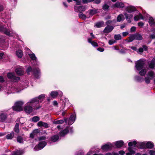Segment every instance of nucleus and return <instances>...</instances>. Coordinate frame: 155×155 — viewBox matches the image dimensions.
Masks as SVG:
<instances>
[{"instance_id":"nucleus-29","label":"nucleus","mask_w":155,"mask_h":155,"mask_svg":"<svg viewBox=\"0 0 155 155\" xmlns=\"http://www.w3.org/2000/svg\"><path fill=\"white\" fill-rule=\"evenodd\" d=\"M115 6L118 8H122L124 7V5L122 2H117L115 3Z\"/></svg>"},{"instance_id":"nucleus-10","label":"nucleus","mask_w":155,"mask_h":155,"mask_svg":"<svg viewBox=\"0 0 155 155\" xmlns=\"http://www.w3.org/2000/svg\"><path fill=\"white\" fill-rule=\"evenodd\" d=\"M74 8L75 11L76 12H81L86 10V8L85 6H75Z\"/></svg>"},{"instance_id":"nucleus-46","label":"nucleus","mask_w":155,"mask_h":155,"mask_svg":"<svg viewBox=\"0 0 155 155\" xmlns=\"http://www.w3.org/2000/svg\"><path fill=\"white\" fill-rule=\"evenodd\" d=\"M146 69H142L139 72V74L141 76H143L146 74Z\"/></svg>"},{"instance_id":"nucleus-37","label":"nucleus","mask_w":155,"mask_h":155,"mask_svg":"<svg viewBox=\"0 0 155 155\" xmlns=\"http://www.w3.org/2000/svg\"><path fill=\"white\" fill-rule=\"evenodd\" d=\"M16 55L19 58H21L23 55V53L21 50H18L16 51Z\"/></svg>"},{"instance_id":"nucleus-16","label":"nucleus","mask_w":155,"mask_h":155,"mask_svg":"<svg viewBox=\"0 0 155 155\" xmlns=\"http://www.w3.org/2000/svg\"><path fill=\"white\" fill-rule=\"evenodd\" d=\"M33 72L35 77L36 78H38L40 73L39 69L38 68H35L33 69Z\"/></svg>"},{"instance_id":"nucleus-36","label":"nucleus","mask_w":155,"mask_h":155,"mask_svg":"<svg viewBox=\"0 0 155 155\" xmlns=\"http://www.w3.org/2000/svg\"><path fill=\"white\" fill-rule=\"evenodd\" d=\"M88 41L89 43H91V45L97 47L98 46L97 43L96 42L92 41V38H88Z\"/></svg>"},{"instance_id":"nucleus-60","label":"nucleus","mask_w":155,"mask_h":155,"mask_svg":"<svg viewBox=\"0 0 155 155\" xmlns=\"http://www.w3.org/2000/svg\"><path fill=\"white\" fill-rule=\"evenodd\" d=\"M142 47L143 49H144V51H147V50L148 48L147 46L145 45H143Z\"/></svg>"},{"instance_id":"nucleus-42","label":"nucleus","mask_w":155,"mask_h":155,"mask_svg":"<svg viewBox=\"0 0 155 155\" xmlns=\"http://www.w3.org/2000/svg\"><path fill=\"white\" fill-rule=\"evenodd\" d=\"M29 56L30 57L31 59L32 60L36 61L37 59V58L34 54H29Z\"/></svg>"},{"instance_id":"nucleus-1","label":"nucleus","mask_w":155,"mask_h":155,"mask_svg":"<svg viewBox=\"0 0 155 155\" xmlns=\"http://www.w3.org/2000/svg\"><path fill=\"white\" fill-rule=\"evenodd\" d=\"M45 97V94H41L38 96V97L33 98L30 101L26 104V105L24 108V110L26 113L29 114L31 113L33 110L32 107L31 105H32L34 103L38 104L41 102Z\"/></svg>"},{"instance_id":"nucleus-5","label":"nucleus","mask_w":155,"mask_h":155,"mask_svg":"<svg viewBox=\"0 0 155 155\" xmlns=\"http://www.w3.org/2000/svg\"><path fill=\"white\" fill-rule=\"evenodd\" d=\"M135 67L138 71L142 69L144 65V63L142 60H139L135 62Z\"/></svg>"},{"instance_id":"nucleus-48","label":"nucleus","mask_w":155,"mask_h":155,"mask_svg":"<svg viewBox=\"0 0 155 155\" xmlns=\"http://www.w3.org/2000/svg\"><path fill=\"white\" fill-rule=\"evenodd\" d=\"M142 79V78L141 77L139 76H136L135 77V79L139 82L141 81Z\"/></svg>"},{"instance_id":"nucleus-63","label":"nucleus","mask_w":155,"mask_h":155,"mask_svg":"<svg viewBox=\"0 0 155 155\" xmlns=\"http://www.w3.org/2000/svg\"><path fill=\"white\" fill-rule=\"evenodd\" d=\"M4 81V79L2 76H0V82H2Z\"/></svg>"},{"instance_id":"nucleus-27","label":"nucleus","mask_w":155,"mask_h":155,"mask_svg":"<svg viewBox=\"0 0 155 155\" xmlns=\"http://www.w3.org/2000/svg\"><path fill=\"white\" fill-rule=\"evenodd\" d=\"M135 39L137 40H141L143 39V37L141 35L138 33L134 34Z\"/></svg>"},{"instance_id":"nucleus-12","label":"nucleus","mask_w":155,"mask_h":155,"mask_svg":"<svg viewBox=\"0 0 155 155\" xmlns=\"http://www.w3.org/2000/svg\"><path fill=\"white\" fill-rule=\"evenodd\" d=\"M62 93L61 91H52L51 93V96L52 97L55 98L59 95L61 97L62 96Z\"/></svg>"},{"instance_id":"nucleus-64","label":"nucleus","mask_w":155,"mask_h":155,"mask_svg":"<svg viewBox=\"0 0 155 155\" xmlns=\"http://www.w3.org/2000/svg\"><path fill=\"white\" fill-rule=\"evenodd\" d=\"M150 38L152 39H154L155 38V34L151 35H150Z\"/></svg>"},{"instance_id":"nucleus-25","label":"nucleus","mask_w":155,"mask_h":155,"mask_svg":"<svg viewBox=\"0 0 155 155\" xmlns=\"http://www.w3.org/2000/svg\"><path fill=\"white\" fill-rule=\"evenodd\" d=\"M124 19V15L122 14L119 15L117 18V22H120L123 21Z\"/></svg>"},{"instance_id":"nucleus-40","label":"nucleus","mask_w":155,"mask_h":155,"mask_svg":"<svg viewBox=\"0 0 155 155\" xmlns=\"http://www.w3.org/2000/svg\"><path fill=\"white\" fill-rule=\"evenodd\" d=\"M149 22L151 26H153L155 25L154 21L152 17L149 18Z\"/></svg>"},{"instance_id":"nucleus-32","label":"nucleus","mask_w":155,"mask_h":155,"mask_svg":"<svg viewBox=\"0 0 155 155\" xmlns=\"http://www.w3.org/2000/svg\"><path fill=\"white\" fill-rule=\"evenodd\" d=\"M155 59L154 58H153L151 62L149 64V67L150 69H153L155 67Z\"/></svg>"},{"instance_id":"nucleus-7","label":"nucleus","mask_w":155,"mask_h":155,"mask_svg":"<svg viewBox=\"0 0 155 155\" xmlns=\"http://www.w3.org/2000/svg\"><path fill=\"white\" fill-rule=\"evenodd\" d=\"M46 145V143L45 141L40 142L38 145H36L34 148L35 151H38L43 148Z\"/></svg>"},{"instance_id":"nucleus-54","label":"nucleus","mask_w":155,"mask_h":155,"mask_svg":"<svg viewBox=\"0 0 155 155\" xmlns=\"http://www.w3.org/2000/svg\"><path fill=\"white\" fill-rule=\"evenodd\" d=\"M32 69L31 67H29L27 70L26 71L28 74H29L30 72L31 71Z\"/></svg>"},{"instance_id":"nucleus-6","label":"nucleus","mask_w":155,"mask_h":155,"mask_svg":"<svg viewBox=\"0 0 155 155\" xmlns=\"http://www.w3.org/2000/svg\"><path fill=\"white\" fill-rule=\"evenodd\" d=\"M75 116L74 114L71 115L70 118H65L64 122L68 124V125L72 124L74 122L75 120Z\"/></svg>"},{"instance_id":"nucleus-20","label":"nucleus","mask_w":155,"mask_h":155,"mask_svg":"<svg viewBox=\"0 0 155 155\" xmlns=\"http://www.w3.org/2000/svg\"><path fill=\"white\" fill-rule=\"evenodd\" d=\"M7 115L5 113L0 114V122H3L7 118Z\"/></svg>"},{"instance_id":"nucleus-4","label":"nucleus","mask_w":155,"mask_h":155,"mask_svg":"<svg viewBox=\"0 0 155 155\" xmlns=\"http://www.w3.org/2000/svg\"><path fill=\"white\" fill-rule=\"evenodd\" d=\"M7 29L3 27L2 25L0 24V31L4 32V34L8 36H12L13 33L12 30L10 29L9 28Z\"/></svg>"},{"instance_id":"nucleus-45","label":"nucleus","mask_w":155,"mask_h":155,"mask_svg":"<svg viewBox=\"0 0 155 155\" xmlns=\"http://www.w3.org/2000/svg\"><path fill=\"white\" fill-rule=\"evenodd\" d=\"M64 122V121L63 120H59L57 121H54V123L55 124H62Z\"/></svg>"},{"instance_id":"nucleus-30","label":"nucleus","mask_w":155,"mask_h":155,"mask_svg":"<svg viewBox=\"0 0 155 155\" xmlns=\"http://www.w3.org/2000/svg\"><path fill=\"white\" fill-rule=\"evenodd\" d=\"M144 19L142 15L141 14H139L138 15L135 16L134 17V19L135 21H138L139 19Z\"/></svg>"},{"instance_id":"nucleus-56","label":"nucleus","mask_w":155,"mask_h":155,"mask_svg":"<svg viewBox=\"0 0 155 155\" xmlns=\"http://www.w3.org/2000/svg\"><path fill=\"white\" fill-rule=\"evenodd\" d=\"M21 89H20L18 90V89L17 88H14V92H16L18 93L20 92L21 91Z\"/></svg>"},{"instance_id":"nucleus-33","label":"nucleus","mask_w":155,"mask_h":155,"mask_svg":"<svg viewBox=\"0 0 155 155\" xmlns=\"http://www.w3.org/2000/svg\"><path fill=\"white\" fill-rule=\"evenodd\" d=\"M39 131L38 129H35L30 134V137L33 138L35 135H36L37 134L39 133Z\"/></svg>"},{"instance_id":"nucleus-22","label":"nucleus","mask_w":155,"mask_h":155,"mask_svg":"<svg viewBox=\"0 0 155 155\" xmlns=\"http://www.w3.org/2000/svg\"><path fill=\"white\" fill-rule=\"evenodd\" d=\"M97 9L94 8L92 9H91L89 10L88 11L86 12V13H89V14L90 15H93L95 14H96L97 12Z\"/></svg>"},{"instance_id":"nucleus-11","label":"nucleus","mask_w":155,"mask_h":155,"mask_svg":"<svg viewBox=\"0 0 155 155\" xmlns=\"http://www.w3.org/2000/svg\"><path fill=\"white\" fill-rule=\"evenodd\" d=\"M114 27L113 26L108 25L104 28L103 32L104 33H109L114 29Z\"/></svg>"},{"instance_id":"nucleus-31","label":"nucleus","mask_w":155,"mask_h":155,"mask_svg":"<svg viewBox=\"0 0 155 155\" xmlns=\"http://www.w3.org/2000/svg\"><path fill=\"white\" fill-rule=\"evenodd\" d=\"M154 147V144L153 143L149 141L147 143L146 148L151 149Z\"/></svg>"},{"instance_id":"nucleus-13","label":"nucleus","mask_w":155,"mask_h":155,"mask_svg":"<svg viewBox=\"0 0 155 155\" xmlns=\"http://www.w3.org/2000/svg\"><path fill=\"white\" fill-rule=\"evenodd\" d=\"M25 137V135L23 134H21V135H18L17 137V141L21 143H24V138Z\"/></svg>"},{"instance_id":"nucleus-19","label":"nucleus","mask_w":155,"mask_h":155,"mask_svg":"<svg viewBox=\"0 0 155 155\" xmlns=\"http://www.w3.org/2000/svg\"><path fill=\"white\" fill-rule=\"evenodd\" d=\"M126 10L129 13L134 12L136 10V8L133 6H129L127 7Z\"/></svg>"},{"instance_id":"nucleus-61","label":"nucleus","mask_w":155,"mask_h":155,"mask_svg":"<svg viewBox=\"0 0 155 155\" xmlns=\"http://www.w3.org/2000/svg\"><path fill=\"white\" fill-rule=\"evenodd\" d=\"M75 2L77 5H80L81 4V0H77Z\"/></svg>"},{"instance_id":"nucleus-17","label":"nucleus","mask_w":155,"mask_h":155,"mask_svg":"<svg viewBox=\"0 0 155 155\" xmlns=\"http://www.w3.org/2000/svg\"><path fill=\"white\" fill-rule=\"evenodd\" d=\"M147 75V76L150 78L151 80L153 79L155 77V74L152 71H150L148 72Z\"/></svg>"},{"instance_id":"nucleus-59","label":"nucleus","mask_w":155,"mask_h":155,"mask_svg":"<svg viewBox=\"0 0 155 155\" xmlns=\"http://www.w3.org/2000/svg\"><path fill=\"white\" fill-rule=\"evenodd\" d=\"M97 50L100 51V52H103V51H104V49L103 48H98L97 49Z\"/></svg>"},{"instance_id":"nucleus-44","label":"nucleus","mask_w":155,"mask_h":155,"mask_svg":"<svg viewBox=\"0 0 155 155\" xmlns=\"http://www.w3.org/2000/svg\"><path fill=\"white\" fill-rule=\"evenodd\" d=\"M114 38L116 40H120L121 39V36L120 34L115 35Z\"/></svg>"},{"instance_id":"nucleus-15","label":"nucleus","mask_w":155,"mask_h":155,"mask_svg":"<svg viewBox=\"0 0 155 155\" xmlns=\"http://www.w3.org/2000/svg\"><path fill=\"white\" fill-rule=\"evenodd\" d=\"M37 125L38 127H43L46 128H47L49 127V126L47 123L42 121H39L37 124Z\"/></svg>"},{"instance_id":"nucleus-47","label":"nucleus","mask_w":155,"mask_h":155,"mask_svg":"<svg viewBox=\"0 0 155 155\" xmlns=\"http://www.w3.org/2000/svg\"><path fill=\"white\" fill-rule=\"evenodd\" d=\"M150 80L151 79H150V78L147 76L145 77V81L147 84H149L150 83Z\"/></svg>"},{"instance_id":"nucleus-57","label":"nucleus","mask_w":155,"mask_h":155,"mask_svg":"<svg viewBox=\"0 0 155 155\" xmlns=\"http://www.w3.org/2000/svg\"><path fill=\"white\" fill-rule=\"evenodd\" d=\"M46 139V137L45 136H44L40 137L39 138V140H45Z\"/></svg>"},{"instance_id":"nucleus-23","label":"nucleus","mask_w":155,"mask_h":155,"mask_svg":"<svg viewBox=\"0 0 155 155\" xmlns=\"http://www.w3.org/2000/svg\"><path fill=\"white\" fill-rule=\"evenodd\" d=\"M117 147L119 148L121 147L124 144V143L122 140L117 141L115 143Z\"/></svg>"},{"instance_id":"nucleus-39","label":"nucleus","mask_w":155,"mask_h":155,"mask_svg":"<svg viewBox=\"0 0 155 155\" xmlns=\"http://www.w3.org/2000/svg\"><path fill=\"white\" fill-rule=\"evenodd\" d=\"M104 25V22L103 21H101L95 24V26L97 28H99L102 27Z\"/></svg>"},{"instance_id":"nucleus-41","label":"nucleus","mask_w":155,"mask_h":155,"mask_svg":"<svg viewBox=\"0 0 155 155\" xmlns=\"http://www.w3.org/2000/svg\"><path fill=\"white\" fill-rule=\"evenodd\" d=\"M40 117L37 116L33 117L31 119L32 122H36L40 120Z\"/></svg>"},{"instance_id":"nucleus-52","label":"nucleus","mask_w":155,"mask_h":155,"mask_svg":"<svg viewBox=\"0 0 155 155\" xmlns=\"http://www.w3.org/2000/svg\"><path fill=\"white\" fill-rule=\"evenodd\" d=\"M115 41L114 40H110L109 41V44L110 45H112L115 42Z\"/></svg>"},{"instance_id":"nucleus-38","label":"nucleus","mask_w":155,"mask_h":155,"mask_svg":"<svg viewBox=\"0 0 155 155\" xmlns=\"http://www.w3.org/2000/svg\"><path fill=\"white\" fill-rule=\"evenodd\" d=\"M134 40H135L134 34H132L129 37V40L127 42H131Z\"/></svg>"},{"instance_id":"nucleus-24","label":"nucleus","mask_w":155,"mask_h":155,"mask_svg":"<svg viewBox=\"0 0 155 155\" xmlns=\"http://www.w3.org/2000/svg\"><path fill=\"white\" fill-rule=\"evenodd\" d=\"M78 16L80 18L83 20H85L86 19V18H88L89 17H87L86 15L84 14L82 12H79V13L78 14Z\"/></svg>"},{"instance_id":"nucleus-21","label":"nucleus","mask_w":155,"mask_h":155,"mask_svg":"<svg viewBox=\"0 0 155 155\" xmlns=\"http://www.w3.org/2000/svg\"><path fill=\"white\" fill-rule=\"evenodd\" d=\"M15 135V133L14 132L12 131L11 133L8 134L6 136V138L8 140H11L13 139Z\"/></svg>"},{"instance_id":"nucleus-2","label":"nucleus","mask_w":155,"mask_h":155,"mask_svg":"<svg viewBox=\"0 0 155 155\" xmlns=\"http://www.w3.org/2000/svg\"><path fill=\"white\" fill-rule=\"evenodd\" d=\"M24 103L22 101H18L15 103V106L13 107L14 110L20 111L23 110L22 105Z\"/></svg>"},{"instance_id":"nucleus-28","label":"nucleus","mask_w":155,"mask_h":155,"mask_svg":"<svg viewBox=\"0 0 155 155\" xmlns=\"http://www.w3.org/2000/svg\"><path fill=\"white\" fill-rule=\"evenodd\" d=\"M69 131L68 127H67L63 131L60 132V135L61 136H64Z\"/></svg>"},{"instance_id":"nucleus-51","label":"nucleus","mask_w":155,"mask_h":155,"mask_svg":"<svg viewBox=\"0 0 155 155\" xmlns=\"http://www.w3.org/2000/svg\"><path fill=\"white\" fill-rule=\"evenodd\" d=\"M150 155H155V151L153 150H150L149 152Z\"/></svg>"},{"instance_id":"nucleus-3","label":"nucleus","mask_w":155,"mask_h":155,"mask_svg":"<svg viewBox=\"0 0 155 155\" xmlns=\"http://www.w3.org/2000/svg\"><path fill=\"white\" fill-rule=\"evenodd\" d=\"M136 144L137 142L135 140L133 142H129L128 145L129 147L128 148V149L129 152L127 153H126L127 155H132L135 153V152L134 151L132 150L131 147L132 146H133L134 147H135Z\"/></svg>"},{"instance_id":"nucleus-8","label":"nucleus","mask_w":155,"mask_h":155,"mask_svg":"<svg viewBox=\"0 0 155 155\" xmlns=\"http://www.w3.org/2000/svg\"><path fill=\"white\" fill-rule=\"evenodd\" d=\"M8 78L11 79L13 82H16L19 80L20 78L15 76L14 73H8L7 75Z\"/></svg>"},{"instance_id":"nucleus-53","label":"nucleus","mask_w":155,"mask_h":155,"mask_svg":"<svg viewBox=\"0 0 155 155\" xmlns=\"http://www.w3.org/2000/svg\"><path fill=\"white\" fill-rule=\"evenodd\" d=\"M143 51V49L142 48H140L138 50V51H137V52L138 53L140 52L141 53H142Z\"/></svg>"},{"instance_id":"nucleus-58","label":"nucleus","mask_w":155,"mask_h":155,"mask_svg":"<svg viewBox=\"0 0 155 155\" xmlns=\"http://www.w3.org/2000/svg\"><path fill=\"white\" fill-rule=\"evenodd\" d=\"M94 3L99 4L101 2V0H94Z\"/></svg>"},{"instance_id":"nucleus-35","label":"nucleus","mask_w":155,"mask_h":155,"mask_svg":"<svg viewBox=\"0 0 155 155\" xmlns=\"http://www.w3.org/2000/svg\"><path fill=\"white\" fill-rule=\"evenodd\" d=\"M19 124L18 123H16L14 128V131L15 132L18 134L19 132Z\"/></svg>"},{"instance_id":"nucleus-55","label":"nucleus","mask_w":155,"mask_h":155,"mask_svg":"<svg viewBox=\"0 0 155 155\" xmlns=\"http://www.w3.org/2000/svg\"><path fill=\"white\" fill-rule=\"evenodd\" d=\"M144 25V24L142 22H140L138 23V25L139 27H142Z\"/></svg>"},{"instance_id":"nucleus-34","label":"nucleus","mask_w":155,"mask_h":155,"mask_svg":"<svg viewBox=\"0 0 155 155\" xmlns=\"http://www.w3.org/2000/svg\"><path fill=\"white\" fill-rule=\"evenodd\" d=\"M59 138V136L57 135H55L52 136L51 140V141L53 142H55L58 140Z\"/></svg>"},{"instance_id":"nucleus-50","label":"nucleus","mask_w":155,"mask_h":155,"mask_svg":"<svg viewBox=\"0 0 155 155\" xmlns=\"http://www.w3.org/2000/svg\"><path fill=\"white\" fill-rule=\"evenodd\" d=\"M136 30V27L134 26L132 27L130 29L131 32H134Z\"/></svg>"},{"instance_id":"nucleus-49","label":"nucleus","mask_w":155,"mask_h":155,"mask_svg":"<svg viewBox=\"0 0 155 155\" xmlns=\"http://www.w3.org/2000/svg\"><path fill=\"white\" fill-rule=\"evenodd\" d=\"M114 20H108L106 22V24L107 25H109L111 24L113 22Z\"/></svg>"},{"instance_id":"nucleus-62","label":"nucleus","mask_w":155,"mask_h":155,"mask_svg":"<svg viewBox=\"0 0 155 155\" xmlns=\"http://www.w3.org/2000/svg\"><path fill=\"white\" fill-rule=\"evenodd\" d=\"M128 34V33L127 32H123L122 35L123 36H126Z\"/></svg>"},{"instance_id":"nucleus-43","label":"nucleus","mask_w":155,"mask_h":155,"mask_svg":"<svg viewBox=\"0 0 155 155\" xmlns=\"http://www.w3.org/2000/svg\"><path fill=\"white\" fill-rule=\"evenodd\" d=\"M109 6L106 4H104L102 6V8L104 11H107L109 9Z\"/></svg>"},{"instance_id":"nucleus-9","label":"nucleus","mask_w":155,"mask_h":155,"mask_svg":"<svg viewBox=\"0 0 155 155\" xmlns=\"http://www.w3.org/2000/svg\"><path fill=\"white\" fill-rule=\"evenodd\" d=\"M113 147V145L112 143H108L102 146L101 147V148L104 151H107L111 149Z\"/></svg>"},{"instance_id":"nucleus-14","label":"nucleus","mask_w":155,"mask_h":155,"mask_svg":"<svg viewBox=\"0 0 155 155\" xmlns=\"http://www.w3.org/2000/svg\"><path fill=\"white\" fill-rule=\"evenodd\" d=\"M146 144L147 143L145 142H143L142 143H137V146L141 149H145L146 148Z\"/></svg>"},{"instance_id":"nucleus-26","label":"nucleus","mask_w":155,"mask_h":155,"mask_svg":"<svg viewBox=\"0 0 155 155\" xmlns=\"http://www.w3.org/2000/svg\"><path fill=\"white\" fill-rule=\"evenodd\" d=\"M15 71L17 74L19 75H21L23 73V70L21 68H17L15 70Z\"/></svg>"},{"instance_id":"nucleus-18","label":"nucleus","mask_w":155,"mask_h":155,"mask_svg":"<svg viewBox=\"0 0 155 155\" xmlns=\"http://www.w3.org/2000/svg\"><path fill=\"white\" fill-rule=\"evenodd\" d=\"M124 15L127 21L130 23L131 22V19L133 17V15L131 14H128L127 13H125Z\"/></svg>"}]
</instances>
